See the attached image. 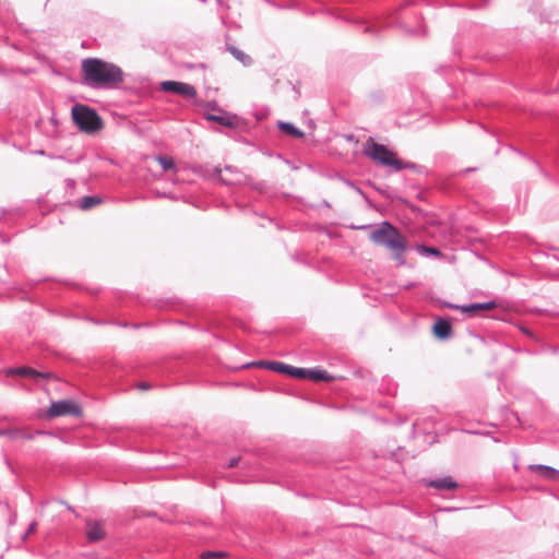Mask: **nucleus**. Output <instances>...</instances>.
I'll return each mask as SVG.
<instances>
[{
	"instance_id": "obj_8",
	"label": "nucleus",
	"mask_w": 559,
	"mask_h": 559,
	"mask_svg": "<svg viewBox=\"0 0 559 559\" xmlns=\"http://www.w3.org/2000/svg\"><path fill=\"white\" fill-rule=\"evenodd\" d=\"M9 373L10 374H19L22 377H29L33 379L50 378L52 376L50 372H39L29 367H20V368L10 369Z\"/></svg>"
},
{
	"instance_id": "obj_4",
	"label": "nucleus",
	"mask_w": 559,
	"mask_h": 559,
	"mask_svg": "<svg viewBox=\"0 0 559 559\" xmlns=\"http://www.w3.org/2000/svg\"><path fill=\"white\" fill-rule=\"evenodd\" d=\"M72 118L78 128L86 133H93L102 128V119L97 112L86 105H75L72 108Z\"/></svg>"
},
{
	"instance_id": "obj_18",
	"label": "nucleus",
	"mask_w": 559,
	"mask_h": 559,
	"mask_svg": "<svg viewBox=\"0 0 559 559\" xmlns=\"http://www.w3.org/2000/svg\"><path fill=\"white\" fill-rule=\"evenodd\" d=\"M416 250L420 254H432V255H436V257H441L442 255L441 251L439 249L435 248V247H427V246H424V245H419V246H417Z\"/></svg>"
},
{
	"instance_id": "obj_28",
	"label": "nucleus",
	"mask_w": 559,
	"mask_h": 559,
	"mask_svg": "<svg viewBox=\"0 0 559 559\" xmlns=\"http://www.w3.org/2000/svg\"><path fill=\"white\" fill-rule=\"evenodd\" d=\"M222 181H223V182H225V183H227V185L233 183V181L226 180V179H224V178H222Z\"/></svg>"
},
{
	"instance_id": "obj_27",
	"label": "nucleus",
	"mask_w": 559,
	"mask_h": 559,
	"mask_svg": "<svg viewBox=\"0 0 559 559\" xmlns=\"http://www.w3.org/2000/svg\"><path fill=\"white\" fill-rule=\"evenodd\" d=\"M35 525H36L35 523H32V524H31V526H29V528H28V533H29V532H33V531L35 530Z\"/></svg>"
},
{
	"instance_id": "obj_23",
	"label": "nucleus",
	"mask_w": 559,
	"mask_h": 559,
	"mask_svg": "<svg viewBox=\"0 0 559 559\" xmlns=\"http://www.w3.org/2000/svg\"><path fill=\"white\" fill-rule=\"evenodd\" d=\"M496 307H497V304L493 300H490V301H487V302H479L478 304L479 310H491V309H493Z\"/></svg>"
},
{
	"instance_id": "obj_13",
	"label": "nucleus",
	"mask_w": 559,
	"mask_h": 559,
	"mask_svg": "<svg viewBox=\"0 0 559 559\" xmlns=\"http://www.w3.org/2000/svg\"><path fill=\"white\" fill-rule=\"evenodd\" d=\"M278 128H280V130H282L283 132H285L286 134H288L293 138H302L304 136V132L301 130H299L298 128H296L290 122L280 121Z\"/></svg>"
},
{
	"instance_id": "obj_21",
	"label": "nucleus",
	"mask_w": 559,
	"mask_h": 559,
	"mask_svg": "<svg viewBox=\"0 0 559 559\" xmlns=\"http://www.w3.org/2000/svg\"><path fill=\"white\" fill-rule=\"evenodd\" d=\"M206 118H207V120L216 121V122H218L222 126L233 127V122L228 118H225V117H222V116H216V115H207Z\"/></svg>"
},
{
	"instance_id": "obj_5",
	"label": "nucleus",
	"mask_w": 559,
	"mask_h": 559,
	"mask_svg": "<svg viewBox=\"0 0 559 559\" xmlns=\"http://www.w3.org/2000/svg\"><path fill=\"white\" fill-rule=\"evenodd\" d=\"M50 417H59L64 415H81L80 407L71 401H57L53 402L48 411Z\"/></svg>"
},
{
	"instance_id": "obj_12",
	"label": "nucleus",
	"mask_w": 559,
	"mask_h": 559,
	"mask_svg": "<svg viewBox=\"0 0 559 559\" xmlns=\"http://www.w3.org/2000/svg\"><path fill=\"white\" fill-rule=\"evenodd\" d=\"M308 379L313 381H331L334 378L320 368L308 369Z\"/></svg>"
},
{
	"instance_id": "obj_24",
	"label": "nucleus",
	"mask_w": 559,
	"mask_h": 559,
	"mask_svg": "<svg viewBox=\"0 0 559 559\" xmlns=\"http://www.w3.org/2000/svg\"><path fill=\"white\" fill-rule=\"evenodd\" d=\"M239 457H231L228 462V467H235L238 465Z\"/></svg>"
},
{
	"instance_id": "obj_7",
	"label": "nucleus",
	"mask_w": 559,
	"mask_h": 559,
	"mask_svg": "<svg viewBox=\"0 0 559 559\" xmlns=\"http://www.w3.org/2000/svg\"><path fill=\"white\" fill-rule=\"evenodd\" d=\"M86 535L90 542H99L105 537V531L99 522H86Z\"/></svg>"
},
{
	"instance_id": "obj_6",
	"label": "nucleus",
	"mask_w": 559,
	"mask_h": 559,
	"mask_svg": "<svg viewBox=\"0 0 559 559\" xmlns=\"http://www.w3.org/2000/svg\"><path fill=\"white\" fill-rule=\"evenodd\" d=\"M160 87L165 92H171L175 94L183 95L187 97H194L197 90L193 85L176 81H164Z\"/></svg>"
},
{
	"instance_id": "obj_9",
	"label": "nucleus",
	"mask_w": 559,
	"mask_h": 559,
	"mask_svg": "<svg viewBox=\"0 0 559 559\" xmlns=\"http://www.w3.org/2000/svg\"><path fill=\"white\" fill-rule=\"evenodd\" d=\"M427 485L438 490H453L459 486L450 476L429 480Z\"/></svg>"
},
{
	"instance_id": "obj_22",
	"label": "nucleus",
	"mask_w": 559,
	"mask_h": 559,
	"mask_svg": "<svg viewBox=\"0 0 559 559\" xmlns=\"http://www.w3.org/2000/svg\"><path fill=\"white\" fill-rule=\"evenodd\" d=\"M224 556V552H221V551H204L202 555H201V558L202 559H212V558H221Z\"/></svg>"
},
{
	"instance_id": "obj_3",
	"label": "nucleus",
	"mask_w": 559,
	"mask_h": 559,
	"mask_svg": "<svg viewBox=\"0 0 559 559\" xmlns=\"http://www.w3.org/2000/svg\"><path fill=\"white\" fill-rule=\"evenodd\" d=\"M362 153L377 165L388 167L395 173L406 168L413 169L416 167L414 163L400 159L395 152L383 144L377 143L371 136H369L365 142Z\"/></svg>"
},
{
	"instance_id": "obj_1",
	"label": "nucleus",
	"mask_w": 559,
	"mask_h": 559,
	"mask_svg": "<svg viewBox=\"0 0 559 559\" xmlns=\"http://www.w3.org/2000/svg\"><path fill=\"white\" fill-rule=\"evenodd\" d=\"M82 82L91 88H117L123 82L122 70L98 58L82 61Z\"/></svg>"
},
{
	"instance_id": "obj_26",
	"label": "nucleus",
	"mask_w": 559,
	"mask_h": 559,
	"mask_svg": "<svg viewBox=\"0 0 559 559\" xmlns=\"http://www.w3.org/2000/svg\"><path fill=\"white\" fill-rule=\"evenodd\" d=\"M521 331H522L523 334H525V335H527L530 337L533 336V333L528 329H526V328H521Z\"/></svg>"
},
{
	"instance_id": "obj_19",
	"label": "nucleus",
	"mask_w": 559,
	"mask_h": 559,
	"mask_svg": "<svg viewBox=\"0 0 559 559\" xmlns=\"http://www.w3.org/2000/svg\"><path fill=\"white\" fill-rule=\"evenodd\" d=\"M288 374L299 379H307L308 369L289 366Z\"/></svg>"
},
{
	"instance_id": "obj_14",
	"label": "nucleus",
	"mask_w": 559,
	"mask_h": 559,
	"mask_svg": "<svg viewBox=\"0 0 559 559\" xmlns=\"http://www.w3.org/2000/svg\"><path fill=\"white\" fill-rule=\"evenodd\" d=\"M228 50L243 66H250L252 63L251 57L248 56L247 53H245L243 51H241L240 49H238L234 46H229Z\"/></svg>"
},
{
	"instance_id": "obj_16",
	"label": "nucleus",
	"mask_w": 559,
	"mask_h": 559,
	"mask_svg": "<svg viewBox=\"0 0 559 559\" xmlns=\"http://www.w3.org/2000/svg\"><path fill=\"white\" fill-rule=\"evenodd\" d=\"M102 202V200L98 198V197H95V195H86V197H83L81 200H80V207L82 210H90L92 209L93 206L99 204Z\"/></svg>"
},
{
	"instance_id": "obj_29",
	"label": "nucleus",
	"mask_w": 559,
	"mask_h": 559,
	"mask_svg": "<svg viewBox=\"0 0 559 559\" xmlns=\"http://www.w3.org/2000/svg\"><path fill=\"white\" fill-rule=\"evenodd\" d=\"M225 169H226L227 171H231V167H230V166H227Z\"/></svg>"
},
{
	"instance_id": "obj_17",
	"label": "nucleus",
	"mask_w": 559,
	"mask_h": 559,
	"mask_svg": "<svg viewBox=\"0 0 559 559\" xmlns=\"http://www.w3.org/2000/svg\"><path fill=\"white\" fill-rule=\"evenodd\" d=\"M452 309H460L462 312L468 313V314H475L476 311L479 310L478 304H471L465 306H459V305H448Z\"/></svg>"
},
{
	"instance_id": "obj_2",
	"label": "nucleus",
	"mask_w": 559,
	"mask_h": 559,
	"mask_svg": "<svg viewBox=\"0 0 559 559\" xmlns=\"http://www.w3.org/2000/svg\"><path fill=\"white\" fill-rule=\"evenodd\" d=\"M370 239L374 243L384 246L391 250L393 259L400 265L405 263L404 253L408 249L406 238L389 222L381 223L379 228L372 230Z\"/></svg>"
},
{
	"instance_id": "obj_20",
	"label": "nucleus",
	"mask_w": 559,
	"mask_h": 559,
	"mask_svg": "<svg viewBox=\"0 0 559 559\" xmlns=\"http://www.w3.org/2000/svg\"><path fill=\"white\" fill-rule=\"evenodd\" d=\"M157 162L162 166L163 170L167 171L175 168V163L170 157L167 156H157Z\"/></svg>"
},
{
	"instance_id": "obj_15",
	"label": "nucleus",
	"mask_w": 559,
	"mask_h": 559,
	"mask_svg": "<svg viewBox=\"0 0 559 559\" xmlns=\"http://www.w3.org/2000/svg\"><path fill=\"white\" fill-rule=\"evenodd\" d=\"M259 365H265L270 370L288 374L289 365L280 361H267L259 362Z\"/></svg>"
},
{
	"instance_id": "obj_25",
	"label": "nucleus",
	"mask_w": 559,
	"mask_h": 559,
	"mask_svg": "<svg viewBox=\"0 0 559 559\" xmlns=\"http://www.w3.org/2000/svg\"><path fill=\"white\" fill-rule=\"evenodd\" d=\"M139 389L141 390H148L151 388V385L146 382H142V383H139Z\"/></svg>"
},
{
	"instance_id": "obj_11",
	"label": "nucleus",
	"mask_w": 559,
	"mask_h": 559,
	"mask_svg": "<svg viewBox=\"0 0 559 559\" xmlns=\"http://www.w3.org/2000/svg\"><path fill=\"white\" fill-rule=\"evenodd\" d=\"M530 469L540 472L542 475L546 479L552 480V479H556L557 477H559V471L555 469L551 466L542 465V464H532V465H530Z\"/></svg>"
},
{
	"instance_id": "obj_10",
	"label": "nucleus",
	"mask_w": 559,
	"mask_h": 559,
	"mask_svg": "<svg viewBox=\"0 0 559 559\" xmlns=\"http://www.w3.org/2000/svg\"><path fill=\"white\" fill-rule=\"evenodd\" d=\"M433 333L442 340L449 337L452 333L450 323L444 319H438L433 325Z\"/></svg>"
}]
</instances>
